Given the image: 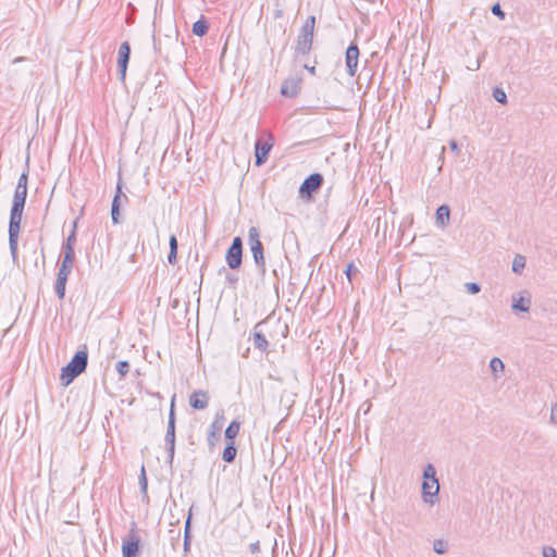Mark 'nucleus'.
I'll return each instance as SVG.
<instances>
[{"instance_id": "nucleus-1", "label": "nucleus", "mask_w": 557, "mask_h": 557, "mask_svg": "<svg viewBox=\"0 0 557 557\" xmlns=\"http://www.w3.org/2000/svg\"><path fill=\"white\" fill-rule=\"evenodd\" d=\"M28 165H26V169L20 175L15 186L9 215V248L14 263H16L18 260V237L28 195Z\"/></svg>"}, {"instance_id": "nucleus-2", "label": "nucleus", "mask_w": 557, "mask_h": 557, "mask_svg": "<svg viewBox=\"0 0 557 557\" xmlns=\"http://www.w3.org/2000/svg\"><path fill=\"white\" fill-rule=\"evenodd\" d=\"M88 366V348L87 345H81L73 355L69 363L61 368L59 380L60 385L67 387L84 373Z\"/></svg>"}, {"instance_id": "nucleus-3", "label": "nucleus", "mask_w": 557, "mask_h": 557, "mask_svg": "<svg viewBox=\"0 0 557 557\" xmlns=\"http://www.w3.org/2000/svg\"><path fill=\"white\" fill-rule=\"evenodd\" d=\"M421 493L424 503L433 506L438 502L440 483L436 469L432 463L423 468Z\"/></svg>"}, {"instance_id": "nucleus-4", "label": "nucleus", "mask_w": 557, "mask_h": 557, "mask_svg": "<svg viewBox=\"0 0 557 557\" xmlns=\"http://www.w3.org/2000/svg\"><path fill=\"white\" fill-rule=\"evenodd\" d=\"M165 42L162 41V37H152V45L156 53L165 59L172 57H178L186 52L187 41L186 37H164Z\"/></svg>"}, {"instance_id": "nucleus-5", "label": "nucleus", "mask_w": 557, "mask_h": 557, "mask_svg": "<svg viewBox=\"0 0 557 557\" xmlns=\"http://www.w3.org/2000/svg\"><path fill=\"white\" fill-rule=\"evenodd\" d=\"M248 245L259 275L263 278L267 273L264 246L260 239V232L257 226L248 230Z\"/></svg>"}, {"instance_id": "nucleus-6", "label": "nucleus", "mask_w": 557, "mask_h": 557, "mask_svg": "<svg viewBox=\"0 0 557 557\" xmlns=\"http://www.w3.org/2000/svg\"><path fill=\"white\" fill-rule=\"evenodd\" d=\"M324 184V176L320 172L309 174L298 188V196L305 202H313L315 195L320 191Z\"/></svg>"}, {"instance_id": "nucleus-7", "label": "nucleus", "mask_w": 557, "mask_h": 557, "mask_svg": "<svg viewBox=\"0 0 557 557\" xmlns=\"http://www.w3.org/2000/svg\"><path fill=\"white\" fill-rule=\"evenodd\" d=\"M122 557H140L143 554L141 537L137 533L136 522H132L127 534L122 540Z\"/></svg>"}, {"instance_id": "nucleus-8", "label": "nucleus", "mask_w": 557, "mask_h": 557, "mask_svg": "<svg viewBox=\"0 0 557 557\" xmlns=\"http://www.w3.org/2000/svg\"><path fill=\"white\" fill-rule=\"evenodd\" d=\"M123 180L121 175V170L117 173V182L115 186V193L111 202V220L114 225L121 224L123 222V215L121 212L123 202L128 203V197L123 193Z\"/></svg>"}, {"instance_id": "nucleus-9", "label": "nucleus", "mask_w": 557, "mask_h": 557, "mask_svg": "<svg viewBox=\"0 0 557 557\" xmlns=\"http://www.w3.org/2000/svg\"><path fill=\"white\" fill-rule=\"evenodd\" d=\"M275 144L274 136L269 132H263L260 137L255 141V165L261 166L264 164L270 156V152Z\"/></svg>"}, {"instance_id": "nucleus-10", "label": "nucleus", "mask_w": 557, "mask_h": 557, "mask_svg": "<svg viewBox=\"0 0 557 557\" xmlns=\"http://www.w3.org/2000/svg\"><path fill=\"white\" fill-rule=\"evenodd\" d=\"M244 257V242L240 236H235L225 251V262L230 270L237 271L242 268Z\"/></svg>"}, {"instance_id": "nucleus-11", "label": "nucleus", "mask_w": 557, "mask_h": 557, "mask_svg": "<svg viewBox=\"0 0 557 557\" xmlns=\"http://www.w3.org/2000/svg\"><path fill=\"white\" fill-rule=\"evenodd\" d=\"M260 322H268L265 329L263 331L265 332L269 341H272L274 343H277L280 338H285L288 334V326L286 323H283L280 318L274 319L271 315H268L265 319L261 320Z\"/></svg>"}, {"instance_id": "nucleus-12", "label": "nucleus", "mask_w": 557, "mask_h": 557, "mask_svg": "<svg viewBox=\"0 0 557 557\" xmlns=\"http://www.w3.org/2000/svg\"><path fill=\"white\" fill-rule=\"evenodd\" d=\"M267 324H268V322L256 323V325L253 326L252 332H251V339H252L255 349H258L261 352L269 354L270 352V350H269L270 341H269L265 332L263 331V329H265Z\"/></svg>"}, {"instance_id": "nucleus-13", "label": "nucleus", "mask_w": 557, "mask_h": 557, "mask_svg": "<svg viewBox=\"0 0 557 557\" xmlns=\"http://www.w3.org/2000/svg\"><path fill=\"white\" fill-rule=\"evenodd\" d=\"M132 48L128 41L120 45L116 59V67L120 81L124 82L131 59Z\"/></svg>"}, {"instance_id": "nucleus-14", "label": "nucleus", "mask_w": 557, "mask_h": 557, "mask_svg": "<svg viewBox=\"0 0 557 557\" xmlns=\"http://www.w3.org/2000/svg\"><path fill=\"white\" fill-rule=\"evenodd\" d=\"M301 84H302V76L301 75H290L287 78L284 79L282 83L280 94L284 98H296L300 90H301Z\"/></svg>"}, {"instance_id": "nucleus-15", "label": "nucleus", "mask_w": 557, "mask_h": 557, "mask_svg": "<svg viewBox=\"0 0 557 557\" xmlns=\"http://www.w3.org/2000/svg\"><path fill=\"white\" fill-rule=\"evenodd\" d=\"M359 47L356 41H351L345 52L346 72L349 76H355L358 69Z\"/></svg>"}, {"instance_id": "nucleus-16", "label": "nucleus", "mask_w": 557, "mask_h": 557, "mask_svg": "<svg viewBox=\"0 0 557 557\" xmlns=\"http://www.w3.org/2000/svg\"><path fill=\"white\" fill-rule=\"evenodd\" d=\"M176 443V412H175V395L172 396L171 406L168 418L166 433L164 436V444L170 445Z\"/></svg>"}, {"instance_id": "nucleus-17", "label": "nucleus", "mask_w": 557, "mask_h": 557, "mask_svg": "<svg viewBox=\"0 0 557 557\" xmlns=\"http://www.w3.org/2000/svg\"><path fill=\"white\" fill-rule=\"evenodd\" d=\"M209 393L203 389H196L189 396V406L194 410H205L209 405Z\"/></svg>"}, {"instance_id": "nucleus-18", "label": "nucleus", "mask_w": 557, "mask_h": 557, "mask_svg": "<svg viewBox=\"0 0 557 557\" xmlns=\"http://www.w3.org/2000/svg\"><path fill=\"white\" fill-rule=\"evenodd\" d=\"M313 46V37H298L295 46L294 59H308Z\"/></svg>"}, {"instance_id": "nucleus-19", "label": "nucleus", "mask_w": 557, "mask_h": 557, "mask_svg": "<svg viewBox=\"0 0 557 557\" xmlns=\"http://www.w3.org/2000/svg\"><path fill=\"white\" fill-rule=\"evenodd\" d=\"M450 222V207L446 203L441 205L435 212V224L440 228H445Z\"/></svg>"}, {"instance_id": "nucleus-20", "label": "nucleus", "mask_w": 557, "mask_h": 557, "mask_svg": "<svg viewBox=\"0 0 557 557\" xmlns=\"http://www.w3.org/2000/svg\"><path fill=\"white\" fill-rule=\"evenodd\" d=\"M531 307V297L523 296L522 294L518 298L512 299L511 309L515 312H523L527 313L530 311Z\"/></svg>"}, {"instance_id": "nucleus-21", "label": "nucleus", "mask_w": 557, "mask_h": 557, "mask_svg": "<svg viewBox=\"0 0 557 557\" xmlns=\"http://www.w3.org/2000/svg\"><path fill=\"white\" fill-rule=\"evenodd\" d=\"M237 445L235 441H225V447L222 451V460L226 463H233L237 456Z\"/></svg>"}, {"instance_id": "nucleus-22", "label": "nucleus", "mask_w": 557, "mask_h": 557, "mask_svg": "<svg viewBox=\"0 0 557 557\" xmlns=\"http://www.w3.org/2000/svg\"><path fill=\"white\" fill-rule=\"evenodd\" d=\"M193 531L190 530V518L185 520L184 523V536H183V555L182 557H188L191 549Z\"/></svg>"}, {"instance_id": "nucleus-23", "label": "nucleus", "mask_w": 557, "mask_h": 557, "mask_svg": "<svg viewBox=\"0 0 557 557\" xmlns=\"http://www.w3.org/2000/svg\"><path fill=\"white\" fill-rule=\"evenodd\" d=\"M242 428V421L234 419L230 422L224 431V441H235L239 434Z\"/></svg>"}, {"instance_id": "nucleus-24", "label": "nucleus", "mask_w": 557, "mask_h": 557, "mask_svg": "<svg viewBox=\"0 0 557 557\" xmlns=\"http://www.w3.org/2000/svg\"><path fill=\"white\" fill-rule=\"evenodd\" d=\"M138 484L141 494V502L148 504L149 495H148V478L146 473L145 466H141L140 473L138 476Z\"/></svg>"}, {"instance_id": "nucleus-25", "label": "nucleus", "mask_w": 557, "mask_h": 557, "mask_svg": "<svg viewBox=\"0 0 557 557\" xmlns=\"http://www.w3.org/2000/svg\"><path fill=\"white\" fill-rule=\"evenodd\" d=\"M287 10H283V9H277V8H274V13H273V17L275 21H278L277 25L274 26V28L272 29L273 33L275 34H282V35H285L286 34V23H283L282 20L284 18V15L286 13Z\"/></svg>"}, {"instance_id": "nucleus-26", "label": "nucleus", "mask_w": 557, "mask_h": 557, "mask_svg": "<svg viewBox=\"0 0 557 557\" xmlns=\"http://www.w3.org/2000/svg\"><path fill=\"white\" fill-rule=\"evenodd\" d=\"M169 253H168V262L171 265H175L177 263V250H178V242L175 234L170 235L169 238Z\"/></svg>"}, {"instance_id": "nucleus-27", "label": "nucleus", "mask_w": 557, "mask_h": 557, "mask_svg": "<svg viewBox=\"0 0 557 557\" xmlns=\"http://www.w3.org/2000/svg\"><path fill=\"white\" fill-rule=\"evenodd\" d=\"M490 369L495 379L500 377L505 371V364L503 360L498 357H493L490 360Z\"/></svg>"}, {"instance_id": "nucleus-28", "label": "nucleus", "mask_w": 557, "mask_h": 557, "mask_svg": "<svg viewBox=\"0 0 557 557\" xmlns=\"http://www.w3.org/2000/svg\"><path fill=\"white\" fill-rule=\"evenodd\" d=\"M220 438H221V432L208 428L207 444H208L209 451H211V453L214 451L216 444L220 442Z\"/></svg>"}, {"instance_id": "nucleus-29", "label": "nucleus", "mask_w": 557, "mask_h": 557, "mask_svg": "<svg viewBox=\"0 0 557 557\" xmlns=\"http://www.w3.org/2000/svg\"><path fill=\"white\" fill-rule=\"evenodd\" d=\"M209 29V23L205 16H201L193 25V35H207Z\"/></svg>"}, {"instance_id": "nucleus-30", "label": "nucleus", "mask_w": 557, "mask_h": 557, "mask_svg": "<svg viewBox=\"0 0 557 557\" xmlns=\"http://www.w3.org/2000/svg\"><path fill=\"white\" fill-rule=\"evenodd\" d=\"M224 421H225L224 410L219 409L215 412L214 419H213L212 423L209 425V429L221 432V430L224 425Z\"/></svg>"}, {"instance_id": "nucleus-31", "label": "nucleus", "mask_w": 557, "mask_h": 557, "mask_svg": "<svg viewBox=\"0 0 557 557\" xmlns=\"http://www.w3.org/2000/svg\"><path fill=\"white\" fill-rule=\"evenodd\" d=\"M222 272H225V283H226V285L230 288L236 289L237 288V284H238V280H239L238 275L233 273V272H227L225 267H222L219 270V274H221Z\"/></svg>"}, {"instance_id": "nucleus-32", "label": "nucleus", "mask_w": 557, "mask_h": 557, "mask_svg": "<svg viewBox=\"0 0 557 557\" xmlns=\"http://www.w3.org/2000/svg\"><path fill=\"white\" fill-rule=\"evenodd\" d=\"M66 283H67V281L60 280L59 277H55L53 287H54V293L59 300H63L65 297Z\"/></svg>"}, {"instance_id": "nucleus-33", "label": "nucleus", "mask_w": 557, "mask_h": 557, "mask_svg": "<svg viewBox=\"0 0 557 557\" xmlns=\"http://www.w3.org/2000/svg\"><path fill=\"white\" fill-rule=\"evenodd\" d=\"M61 252H62V256H63L61 262L67 263L69 265H73L74 267V262H75V258H76L75 248L62 247L61 248Z\"/></svg>"}, {"instance_id": "nucleus-34", "label": "nucleus", "mask_w": 557, "mask_h": 557, "mask_svg": "<svg viewBox=\"0 0 557 557\" xmlns=\"http://www.w3.org/2000/svg\"><path fill=\"white\" fill-rule=\"evenodd\" d=\"M492 96L498 103L506 106L508 103L507 94L504 88L495 86L492 91Z\"/></svg>"}, {"instance_id": "nucleus-35", "label": "nucleus", "mask_w": 557, "mask_h": 557, "mask_svg": "<svg viewBox=\"0 0 557 557\" xmlns=\"http://www.w3.org/2000/svg\"><path fill=\"white\" fill-rule=\"evenodd\" d=\"M527 259L524 256L516 255L512 261V272L521 274L525 268Z\"/></svg>"}, {"instance_id": "nucleus-36", "label": "nucleus", "mask_w": 557, "mask_h": 557, "mask_svg": "<svg viewBox=\"0 0 557 557\" xmlns=\"http://www.w3.org/2000/svg\"><path fill=\"white\" fill-rule=\"evenodd\" d=\"M315 26V16L310 15L301 26L300 35H313Z\"/></svg>"}, {"instance_id": "nucleus-37", "label": "nucleus", "mask_w": 557, "mask_h": 557, "mask_svg": "<svg viewBox=\"0 0 557 557\" xmlns=\"http://www.w3.org/2000/svg\"><path fill=\"white\" fill-rule=\"evenodd\" d=\"M72 270H73V265H69L67 263L61 262L58 273H57V277H59L60 280L67 281L70 274L72 273Z\"/></svg>"}, {"instance_id": "nucleus-38", "label": "nucleus", "mask_w": 557, "mask_h": 557, "mask_svg": "<svg viewBox=\"0 0 557 557\" xmlns=\"http://www.w3.org/2000/svg\"><path fill=\"white\" fill-rule=\"evenodd\" d=\"M115 369H116L117 373L120 374L121 379H123L129 372L131 364L127 360H120L116 362Z\"/></svg>"}, {"instance_id": "nucleus-39", "label": "nucleus", "mask_w": 557, "mask_h": 557, "mask_svg": "<svg viewBox=\"0 0 557 557\" xmlns=\"http://www.w3.org/2000/svg\"><path fill=\"white\" fill-rule=\"evenodd\" d=\"M166 451V463L170 467L171 472L173 471V462L175 457V444L171 443L170 445H165Z\"/></svg>"}, {"instance_id": "nucleus-40", "label": "nucleus", "mask_w": 557, "mask_h": 557, "mask_svg": "<svg viewBox=\"0 0 557 557\" xmlns=\"http://www.w3.org/2000/svg\"><path fill=\"white\" fill-rule=\"evenodd\" d=\"M433 550L438 555H444L448 550V543L444 540H435L433 542Z\"/></svg>"}, {"instance_id": "nucleus-41", "label": "nucleus", "mask_w": 557, "mask_h": 557, "mask_svg": "<svg viewBox=\"0 0 557 557\" xmlns=\"http://www.w3.org/2000/svg\"><path fill=\"white\" fill-rule=\"evenodd\" d=\"M344 273L346 274L348 282L352 284V278L359 273V270L355 265L354 261H350L349 263H347Z\"/></svg>"}, {"instance_id": "nucleus-42", "label": "nucleus", "mask_w": 557, "mask_h": 557, "mask_svg": "<svg viewBox=\"0 0 557 557\" xmlns=\"http://www.w3.org/2000/svg\"><path fill=\"white\" fill-rule=\"evenodd\" d=\"M77 243V233L75 231H70L67 237L64 239L62 247L75 248Z\"/></svg>"}, {"instance_id": "nucleus-43", "label": "nucleus", "mask_w": 557, "mask_h": 557, "mask_svg": "<svg viewBox=\"0 0 557 557\" xmlns=\"http://www.w3.org/2000/svg\"><path fill=\"white\" fill-rule=\"evenodd\" d=\"M465 287H466V290L471 295H475L481 292V285L476 282L466 283Z\"/></svg>"}, {"instance_id": "nucleus-44", "label": "nucleus", "mask_w": 557, "mask_h": 557, "mask_svg": "<svg viewBox=\"0 0 557 557\" xmlns=\"http://www.w3.org/2000/svg\"><path fill=\"white\" fill-rule=\"evenodd\" d=\"M491 11L499 20H504L506 16L505 12L503 11V9L498 2H496L495 4L492 5Z\"/></svg>"}, {"instance_id": "nucleus-45", "label": "nucleus", "mask_w": 557, "mask_h": 557, "mask_svg": "<svg viewBox=\"0 0 557 557\" xmlns=\"http://www.w3.org/2000/svg\"><path fill=\"white\" fill-rule=\"evenodd\" d=\"M317 63H318L317 59L314 58L313 65H309L308 59H306L304 62V69H306L311 75H315V64Z\"/></svg>"}, {"instance_id": "nucleus-46", "label": "nucleus", "mask_w": 557, "mask_h": 557, "mask_svg": "<svg viewBox=\"0 0 557 557\" xmlns=\"http://www.w3.org/2000/svg\"><path fill=\"white\" fill-rule=\"evenodd\" d=\"M543 557H557L555 548L545 546L543 547Z\"/></svg>"}, {"instance_id": "nucleus-47", "label": "nucleus", "mask_w": 557, "mask_h": 557, "mask_svg": "<svg viewBox=\"0 0 557 557\" xmlns=\"http://www.w3.org/2000/svg\"><path fill=\"white\" fill-rule=\"evenodd\" d=\"M449 148L455 153V156L459 154L460 148H459L457 140H455V139L449 140Z\"/></svg>"}, {"instance_id": "nucleus-48", "label": "nucleus", "mask_w": 557, "mask_h": 557, "mask_svg": "<svg viewBox=\"0 0 557 557\" xmlns=\"http://www.w3.org/2000/svg\"><path fill=\"white\" fill-rule=\"evenodd\" d=\"M274 8L288 10V0H275Z\"/></svg>"}, {"instance_id": "nucleus-49", "label": "nucleus", "mask_w": 557, "mask_h": 557, "mask_svg": "<svg viewBox=\"0 0 557 557\" xmlns=\"http://www.w3.org/2000/svg\"><path fill=\"white\" fill-rule=\"evenodd\" d=\"M550 422L557 424V404L552 406Z\"/></svg>"}, {"instance_id": "nucleus-50", "label": "nucleus", "mask_w": 557, "mask_h": 557, "mask_svg": "<svg viewBox=\"0 0 557 557\" xmlns=\"http://www.w3.org/2000/svg\"><path fill=\"white\" fill-rule=\"evenodd\" d=\"M249 552L253 555L260 552V542L256 541L249 545Z\"/></svg>"}, {"instance_id": "nucleus-51", "label": "nucleus", "mask_w": 557, "mask_h": 557, "mask_svg": "<svg viewBox=\"0 0 557 557\" xmlns=\"http://www.w3.org/2000/svg\"><path fill=\"white\" fill-rule=\"evenodd\" d=\"M194 505L190 506L189 510H188V515L186 517V519H189L190 517V530H193V515H194Z\"/></svg>"}, {"instance_id": "nucleus-52", "label": "nucleus", "mask_w": 557, "mask_h": 557, "mask_svg": "<svg viewBox=\"0 0 557 557\" xmlns=\"http://www.w3.org/2000/svg\"><path fill=\"white\" fill-rule=\"evenodd\" d=\"M81 215L77 216L73 223H72V230L71 231H75L77 233V225H78V220H79Z\"/></svg>"}, {"instance_id": "nucleus-53", "label": "nucleus", "mask_w": 557, "mask_h": 557, "mask_svg": "<svg viewBox=\"0 0 557 557\" xmlns=\"http://www.w3.org/2000/svg\"><path fill=\"white\" fill-rule=\"evenodd\" d=\"M27 58L26 57H16L14 60H13V63H18V62H23V61H26Z\"/></svg>"}, {"instance_id": "nucleus-54", "label": "nucleus", "mask_w": 557, "mask_h": 557, "mask_svg": "<svg viewBox=\"0 0 557 557\" xmlns=\"http://www.w3.org/2000/svg\"><path fill=\"white\" fill-rule=\"evenodd\" d=\"M228 38H230V37H226V39H225V42H224V46H223V49H222L221 57H223V55L225 54V51H226V48H227V41H228Z\"/></svg>"}, {"instance_id": "nucleus-55", "label": "nucleus", "mask_w": 557, "mask_h": 557, "mask_svg": "<svg viewBox=\"0 0 557 557\" xmlns=\"http://www.w3.org/2000/svg\"><path fill=\"white\" fill-rule=\"evenodd\" d=\"M207 267H208V262H207V261H205V262L202 263L201 268H200V271H201V278L203 277V271H205V269H207Z\"/></svg>"}, {"instance_id": "nucleus-56", "label": "nucleus", "mask_w": 557, "mask_h": 557, "mask_svg": "<svg viewBox=\"0 0 557 557\" xmlns=\"http://www.w3.org/2000/svg\"><path fill=\"white\" fill-rule=\"evenodd\" d=\"M332 189L333 187L330 186L327 189H326V193H325V201H327V198L330 197L331 193H332Z\"/></svg>"}, {"instance_id": "nucleus-57", "label": "nucleus", "mask_w": 557, "mask_h": 557, "mask_svg": "<svg viewBox=\"0 0 557 557\" xmlns=\"http://www.w3.org/2000/svg\"><path fill=\"white\" fill-rule=\"evenodd\" d=\"M148 394H149V395H151V396H154V397H157V398H159V399H162V398H163V397H162V395H161L159 392H156V393H150V392H148Z\"/></svg>"}, {"instance_id": "nucleus-58", "label": "nucleus", "mask_w": 557, "mask_h": 557, "mask_svg": "<svg viewBox=\"0 0 557 557\" xmlns=\"http://www.w3.org/2000/svg\"><path fill=\"white\" fill-rule=\"evenodd\" d=\"M272 274H273V276L276 278V281L278 282V281H280V275H278V272H277V270H276V269H274V270L272 271Z\"/></svg>"}, {"instance_id": "nucleus-59", "label": "nucleus", "mask_w": 557, "mask_h": 557, "mask_svg": "<svg viewBox=\"0 0 557 557\" xmlns=\"http://www.w3.org/2000/svg\"><path fill=\"white\" fill-rule=\"evenodd\" d=\"M41 257H42V263L45 264L46 256H45V249H44V247H41Z\"/></svg>"}, {"instance_id": "nucleus-60", "label": "nucleus", "mask_w": 557, "mask_h": 557, "mask_svg": "<svg viewBox=\"0 0 557 557\" xmlns=\"http://www.w3.org/2000/svg\"><path fill=\"white\" fill-rule=\"evenodd\" d=\"M396 39V37L389 36L387 40V47L392 44V40Z\"/></svg>"}, {"instance_id": "nucleus-61", "label": "nucleus", "mask_w": 557, "mask_h": 557, "mask_svg": "<svg viewBox=\"0 0 557 557\" xmlns=\"http://www.w3.org/2000/svg\"><path fill=\"white\" fill-rule=\"evenodd\" d=\"M188 441H189V444H190V445H195V441H194L193 436H189V437H188Z\"/></svg>"}, {"instance_id": "nucleus-62", "label": "nucleus", "mask_w": 557, "mask_h": 557, "mask_svg": "<svg viewBox=\"0 0 557 557\" xmlns=\"http://www.w3.org/2000/svg\"><path fill=\"white\" fill-rule=\"evenodd\" d=\"M177 305H178V300H177V299H175V300L173 301V304H172V307H173V308H175Z\"/></svg>"}, {"instance_id": "nucleus-63", "label": "nucleus", "mask_w": 557, "mask_h": 557, "mask_svg": "<svg viewBox=\"0 0 557 557\" xmlns=\"http://www.w3.org/2000/svg\"><path fill=\"white\" fill-rule=\"evenodd\" d=\"M479 67H480V60L476 61V65L472 70H478Z\"/></svg>"}, {"instance_id": "nucleus-64", "label": "nucleus", "mask_w": 557, "mask_h": 557, "mask_svg": "<svg viewBox=\"0 0 557 557\" xmlns=\"http://www.w3.org/2000/svg\"><path fill=\"white\" fill-rule=\"evenodd\" d=\"M135 258H136V253H133V255L131 256V261H133V262H134V261H135Z\"/></svg>"}]
</instances>
